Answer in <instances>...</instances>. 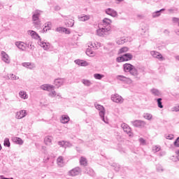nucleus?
Wrapping results in <instances>:
<instances>
[{"label":"nucleus","mask_w":179,"mask_h":179,"mask_svg":"<svg viewBox=\"0 0 179 179\" xmlns=\"http://www.w3.org/2000/svg\"><path fill=\"white\" fill-rule=\"evenodd\" d=\"M151 93L154 96H157L158 97H160V96H162V92H160V91H159V90L157 89L151 90Z\"/></svg>","instance_id":"nucleus-25"},{"label":"nucleus","mask_w":179,"mask_h":179,"mask_svg":"<svg viewBox=\"0 0 179 179\" xmlns=\"http://www.w3.org/2000/svg\"><path fill=\"white\" fill-rule=\"evenodd\" d=\"M173 111H179V106L173 108Z\"/></svg>","instance_id":"nucleus-54"},{"label":"nucleus","mask_w":179,"mask_h":179,"mask_svg":"<svg viewBox=\"0 0 179 179\" xmlns=\"http://www.w3.org/2000/svg\"><path fill=\"white\" fill-rule=\"evenodd\" d=\"M1 59L3 61V62H6V64H10V59H9V55H8L5 51H1Z\"/></svg>","instance_id":"nucleus-11"},{"label":"nucleus","mask_w":179,"mask_h":179,"mask_svg":"<svg viewBox=\"0 0 179 179\" xmlns=\"http://www.w3.org/2000/svg\"><path fill=\"white\" fill-rule=\"evenodd\" d=\"M4 146L7 148H10V142L9 141V138H6L3 143Z\"/></svg>","instance_id":"nucleus-35"},{"label":"nucleus","mask_w":179,"mask_h":179,"mask_svg":"<svg viewBox=\"0 0 179 179\" xmlns=\"http://www.w3.org/2000/svg\"><path fill=\"white\" fill-rule=\"evenodd\" d=\"M111 20L108 19V18H104L102 21V26L103 27V28L107 29V27H111Z\"/></svg>","instance_id":"nucleus-14"},{"label":"nucleus","mask_w":179,"mask_h":179,"mask_svg":"<svg viewBox=\"0 0 179 179\" xmlns=\"http://www.w3.org/2000/svg\"><path fill=\"white\" fill-rule=\"evenodd\" d=\"M121 127H122L123 131L124 132H126V134H131V127H129V126H128V124L123 123V124H122Z\"/></svg>","instance_id":"nucleus-18"},{"label":"nucleus","mask_w":179,"mask_h":179,"mask_svg":"<svg viewBox=\"0 0 179 179\" xmlns=\"http://www.w3.org/2000/svg\"><path fill=\"white\" fill-rule=\"evenodd\" d=\"M80 166H84L86 167V166H87V159L84 157H81L80 159Z\"/></svg>","instance_id":"nucleus-23"},{"label":"nucleus","mask_w":179,"mask_h":179,"mask_svg":"<svg viewBox=\"0 0 179 179\" xmlns=\"http://www.w3.org/2000/svg\"><path fill=\"white\" fill-rule=\"evenodd\" d=\"M111 30V27H108L107 28H101L96 30L97 36L99 37H103V36H107L108 34V31Z\"/></svg>","instance_id":"nucleus-4"},{"label":"nucleus","mask_w":179,"mask_h":179,"mask_svg":"<svg viewBox=\"0 0 179 179\" xmlns=\"http://www.w3.org/2000/svg\"><path fill=\"white\" fill-rule=\"evenodd\" d=\"M173 21L175 22H179V18L173 17Z\"/></svg>","instance_id":"nucleus-56"},{"label":"nucleus","mask_w":179,"mask_h":179,"mask_svg":"<svg viewBox=\"0 0 179 179\" xmlns=\"http://www.w3.org/2000/svg\"><path fill=\"white\" fill-rule=\"evenodd\" d=\"M85 173L86 174H89V176H94V171L92 168H86Z\"/></svg>","instance_id":"nucleus-27"},{"label":"nucleus","mask_w":179,"mask_h":179,"mask_svg":"<svg viewBox=\"0 0 179 179\" xmlns=\"http://www.w3.org/2000/svg\"><path fill=\"white\" fill-rule=\"evenodd\" d=\"M78 19L80 22H86L90 19V15H83V16H78Z\"/></svg>","instance_id":"nucleus-24"},{"label":"nucleus","mask_w":179,"mask_h":179,"mask_svg":"<svg viewBox=\"0 0 179 179\" xmlns=\"http://www.w3.org/2000/svg\"><path fill=\"white\" fill-rule=\"evenodd\" d=\"M116 79H117V80H120V82H125L126 83H132V80H131V78H127L124 76H117Z\"/></svg>","instance_id":"nucleus-9"},{"label":"nucleus","mask_w":179,"mask_h":179,"mask_svg":"<svg viewBox=\"0 0 179 179\" xmlns=\"http://www.w3.org/2000/svg\"><path fill=\"white\" fill-rule=\"evenodd\" d=\"M75 63L77 65H79L80 66H89V64L84 60H80V59H76L75 60Z\"/></svg>","instance_id":"nucleus-15"},{"label":"nucleus","mask_w":179,"mask_h":179,"mask_svg":"<svg viewBox=\"0 0 179 179\" xmlns=\"http://www.w3.org/2000/svg\"><path fill=\"white\" fill-rule=\"evenodd\" d=\"M15 45L17 47V48H19V50H21V51L26 50V46L23 42H16Z\"/></svg>","instance_id":"nucleus-19"},{"label":"nucleus","mask_w":179,"mask_h":179,"mask_svg":"<svg viewBox=\"0 0 179 179\" xmlns=\"http://www.w3.org/2000/svg\"><path fill=\"white\" fill-rule=\"evenodd\" d=\"M139 142H140V143H141V145H145L146 143V141H145V139H143V138H139Z\"/></svg>","instance_id":"nucleus-50"},{"label":"nucleus","mask_w":179,"mask_h":179,"mask_svg":"<svg viewBox=\"0 0 179 179\" xmlns=\"http://www.w3.org/2000/svg\"><path fill=\"white\" fill-rule=\"evenodd\" d=\"M143 117L145 118V120H150L153 116L150 113H144Z\"/></svg>","instance_id":"nucleus-36"},{"label":"nucleus","mask_w":179,"mask_h":179,"mask_svg":"<svg viewBox=\"0 0 179 179\" xmlns=\"http://www.w3.org/2000/svg\"><path fill=\"white\" fill-rule=\"evenodd\" d=\"M86 54L88 57H94V52L90 48L87 49Z\"/></svg>","instance_id":"nucleus-30"},{"label":"nucleus","mask_w":179,"mask_h":179,"mask_svg":"<svg viewBox=\"0 0 179 179\" xmlns=\"http://www.w3.org/2000/svg\"><path fill=\"white\" fill-rule=\"evenodd\" d=\"M173 135H169V136H168L166 137V139H170V140H171V139H173Z\"/></svg>","instance_id":"nucleus-55"},{"label":"nucleus","mask_w":179,"mask_h":179,"mask_svg":"<svg viewBox=\"0 0 179 179\" xmlns=\"http://www.w3.org/2000/svg\"><path fill=\"white\" fill-rule=\"evenodd\" d=\"M131 124L136 128H145L146 122L143 120H134L131 121Z\"/></svg>","instance_id":"nucleus-5"},{"label":"nucleus","mask_w":179,"mask_h":179,"mask_svg":"<svg viewBox=\"0 0 179 179\" xmlns=\"http://www.w3.org/2000/svg\"><path fill=\"white\" fill-rule=\"evenodd\" d=\"M155 150L156 152H159V151L160 150V148H159V147H157V146H155Z\"/></svg>","instance_id":"nucleus-57"},{"label":"nucleus","mask_w":179,"mask_h":179,"mask_svg":"<svg viewBox=\"0 0 179 179\" xmlns=\"http://www.w3.org/2000/svg\"><path fill=\"white\" fill-rule=\"evenodd\" d=\"M44 143L48 146H51V145H52V137L50 136L45 137Z\"/></svg>","instance_id":"nucleus-17"},{"label":"nucleus","mask_w":179,"mask_h":179,"mask_svg":"<svg viewBox=\"0 0 179 179\" xmlns=\"http://www.w3.org/2000/svg\"><path fill=\"white\" fill-rule=\"evenodd\" d=\"M4 179H13V178H4Z\"/></svg>","instance_id":"nucleus-64"},{"label":"nucleus","mask_w":179,"mask_h":179,"mask_svg":"<svg viewBox=\"0 0 179 179\" xmlns=\"http://www.w3.org/2000/svg\"><path fill=\"white\" fill-rule=\"evenodd\" d=\"M77 152H80V150H79V148L76 147Z\"/></svg>","instance_id":"nucleus-62"},{"label":"nucleus","mask_w":179,"mask_h":179,"mask_svg":"<svg viewBox=\"0 0 179 179\" xmlns=\"http://www.w3.org/2000/svg\"><path fill=\"white\" fill-rule=\"evenodd\" d=\"M64 148H72V143L69 141H64Z\"/></svg>","instance_id":"nucleus-39"},{"label":"nucleus","mask_w":179,"mask_h":179,"mask_svg":"<svg viewBox=\"0 0 179 179\" xmlns=\"http://www.w3.org/2000/svg\"><path fill=\"white\" fill-rule=\"evenodd\" d=\"M48 30H51L50 29H48L45 25V27L43 29V33H47Z\"/></svg>","instance_id":"nucleus-52"},{"label":"nucleus","mask_w":179,"mask_h":179,"mask_svg":"<svg viewBox=\"0 0 179 179\" xmlns=\"http://www.w3.org/2000/svg\"><path fill=\"white\" fill-rule=\"evenodd\" d=\"M125 43V39H118L117 41V44H118L119 45H121L122 44H124Z\"/></svg>","instance_id":"nucleus-43"},{"label":"nucleus","mask_w":179,"mask_h":179,"mask_svg":"<svg viewBox=\"0 0 179 179\" xmlns=\"http://www.w3.org/2000/svg\"><path fill=\"white\" fill-rule=\"evenodd\" d=\"M82 83H83V85H85V86H87V87L92 85V82H90V80H86V79H83L82 80Z\"/></svg>","instance_id":"nucleus-31"},{"label":"nucleus","mask_w":179,"mask_h":179,"mask_svg":"<svg viewBox=\"0 0 179 179\" xmlns=\"http://www.w3.org/2000/svg\"><path fill=\"white\" fill-rule=\"evenodd\" d=\"M174 145L176 148H179V137L174 142Z\"/></svg>","instance_id":"nucleus-48"},{"label":"nucleus","mask_w":179,"mask_h":179,"mask_svg":"<svg viewBox=\"0 0 179 179\" xmlns=\"http://www.w3.org/2000/svg\"><path fill=\"white\" fill-rule=\"evenodd\" d=\"M41 89L42 90H46L47 92H52V90H54V89H55V87L54 85L45 84L41 86Z\"/></svg>","instance_id":"nucleus-13"},{"label":"nucleus","mask_w":179,"mask_h":179,"mask_svg":"<svg viewBox=\"0 0 179 179\" xmlns=\"http://www.w3.org/2000/svg\"><path fill=\"white\" fill-rule=\"evenodd\" d=\"M61 122L62 124H68L69 122V116L66 115H62Z\"/></svg>","instance_id":"nucleus-21"},{"label":"nucleus","mask_w":179,"mask_h":179,"mask_svg":"<svg viewBox=\"0 0 179 179\" xmlns=\"http://www.w3.org/2000/svg\"><path fill=\"white\" fill-rule=\"evenodd\" d=\"M150 54L153 58H157L159 61H164V58L163 57V55L160 54V52L157 51H151Z\"/></svg>","instance_id":"nucleus-10"},{"label":"nucleus","mask_w":179,"mask_h":179,"mask_svg":"<svg viewBox=\"0 0 179 179\" xmlns=\"http://www.w3.org/2000/svg\"><path fill=\"white\" fill-rule=\"evenodd\" d=\"M111 101H114L115 103H120V104L124 103V99L122 96L118 95L117 94L112 95Z\"/></svg>","instance_id":"nucleus-7"},{"label":"nucleus","mask_w":179,"mask_h":179,"mask_svg":"<svg viewBox=\"0 0 179 179\" xmlns=\"http://www.w3.org/2000/svg\"><path fill=\"white\" fill-rule=\"evenodd\" d=\"M22 66H24L25 68H29V66H31V63L24 62V63H22Z\"/></svg>","instance_id":"nucleus-45"},{"label":"nucleus","mask_w":179,"mask_h":179,"mask_svg":"<svg viewBox=\"0 0 179 179\" xmlns=\"http://www.w3.org/2000/svg\"><path fill=\"white\" fill-rule=\"evenodd\" d=\"M8 78L12 80H17V79H19V77L15 76L14 74H9Z\"/></svg>","instance_id":"nucleus-37"},{"label":"nucleus","mask_w":179,"mask_h":179,"mask_svg":"<svg viewBox=\"0 0 179 179\" xmlns=\"http://www.w3.org/2000/svg\"><path fill=\"white\" fill-rule=\"evenodd\" d=\"M64 82H65V79L57 78V79L55 80V86H57V87H59L64 85Z\"/></svg>","instance_id":"nucleus-16"},{"label":"nucleus","mask_w":179,"mask_h":179,"mask_svg":"<svg viewBox=\"0 0 179 179\" xmlns=\"http://www.w3.org/2000/svg\"><path fill=\"white\" fill-rule=\"evenodd\" d=\"M48 96L50 97H55L57 96V92L53 90L50 93L48 94Z\"/></svg>","instance_id":"nucleus-41"},{"label":"nucleus","mask_w":179,"mask_h":179,"mask_svg":"<svg viewBox=\"0 0 179 179\" xmlns=\"http://www.w3.org/2000/svg\"><path fill=\"white\" fill-rule=\"evenodd\" d=\"M2 8H3V6L2 5V3H0V9H1Z\"/></svg>","instance_id":"nucleus-60"},{"label":"nucleus","mask_w":179,"mask_h":179,"mask_svg":"<svg viewBox=\"0 0 179 179\" xmlns=\"http://www.w3.org/2000/svg\"><path fill=\"white\" fill-rule=\"evenodd\" d=\"M123 56V60L124 61H131V59H132L133 56L131 53H126L124 55H122Z\"/></svg>","instance_id":"nucleus-22"},{"label":"nucleus","mask_w":179,"mask_h":179,"mask_svg":"<svg viewBox=\"0 0 179 179\" xmlns=\"http://www.w3.org/2000/svg\"><path fill=\"white\" fill-rule=\"evenodd\" d=\"M32 20L33 22H37L38 20H40V18L34 15H32Z\"/></svg>","instance_id":"nucleus-49"},{"label":"nucleus","mask_w":179,"mask_h":179,"mask_svg":"<svg viewBox=\"0 0 179 179\" xmlns=\"http://www.w3.org/2000/svg\"><path fill=\"white\" fill-rule=\"evenodd\" d=\"M123 69L125 72H129L130 75L132 76H138V69L135 68V66L126 63L123 65Z\"/></svg>","instance_id":"nucleus-2"},{"label":"nucleus","mask_w":179,"mask_h":179,"mask_svg":"<svg viewBox=\"0 0 179 179\" xmlns=\"http://www.w3.org/2000/svg\"><path fill=\"white\" fill-rule=\"evenodd\" d=\"M26 115H27L26 110H21L16 113L15 117L17 120H22V118H24Z\"/></svg>","instance_id":"nucleus-8"},{"label":"nucleus","mask_w":179,"mask_h":179,"mask_svg":"<svg viewBox=\"0 0 179 179\" xmlns=\"http://www.w3.org/2000/svg\"><path fill=\"white\" fill-rule=\"evenodd\" d=\"M34 24L36 29H40V27H41V21H40V20L38 21H34Z\"/></svg>","instance_id":"nucleus-33"},{"label":"nucleus","mask_w":179,"mask_h":179,"mask_svg":"<svg viewBox=\"0 0 179 179\" xmlns=\"http://www.w3.org/2000/svg\"><path fill=\"white\" fill-rule=\"evenodd\" d=\"M94 78L95 79H97L98 80H101V79H103V78H104V75L101 74V73H95V74H94Z\"/></svg>","instance_id":"nucleus-29"},{"label":"nucleus","mask_w":179,"mask_h":179,"mask_svg":"<svg viewBox=\"0 0 179 179\" xmlns=\"http://www.w3.org/2000/svg\"><path fill=\"white\" fill-rule=\"evenodd\" d=\"M55 10H60L61 7H59V6H55Z\"/></svg>","instance_id":"nucleus-58"},{"label":"nucleus","mask_w":179,"mask_h":179,"mask_svg":"<svg viewBox=\"0 0 179 179\" xmlns=\"http://www.w3.org/2000/svg\"><path fill=\"white\" fill-rule=\"evenodd\" d=\"M64 27H58L56 29V31H59V33H64Z\"/></svg>","instance_id":"nucleus-47"},{"label":"nucleus","mask_w":179,"mask_h":179,"mask_svg":"<svg viewBox=\"0 0 179 179\" xmlns=\"http://www.w3.org/2000/svg\"><path fill=\"white\" fill-rule=\"evenodd\" d=\"M64 30L63 33H65L66 34H71V29L64 27Z\"/></svg>","instance_id":"nucleus-46"},{"label":"nucleus","mask_w":179,"mask_h":179,"mask_svg":"<svg viewBox=\"0 0 179 179\" xmlns=\"http://www.w3.org/2000/svg\"><path fill=\"white\" fill-rule=\"evenodd\" d=\"M67 27H73V24H75V22L73 20L69 21V22H66Z\"/></svg>","instance_id":"nucleus-38"},{"label":"nucleus","mask_w":179,"mask_h":179,"mask_svg":"<svg viewBox=\"0 0 179 179\" xmlns=\"http://www.w3.org/2000/svg\"><path fill=\"white\" fill-rule=\"evenodd\" d=\"M129 48L127 47H123L120 50V54H124V52H127L128 51Z\"/></svg>","instance_id":"nucleus-40"},{"label":"nucleus","mask_w":179,"mask_h":179,"mask_svg":"<svg viewBox=\"0 0 179 179\" xmlns=\"http://www.w3.org/2000/svg\"><path fill=\"white\" fill-rule=\"evenodd\" d=\"M95 108H96V110H99V116L101 117L103 122H107L106 121V119L104 118V115H106V110L104 109V106L99 104L97 105L95 104Z\"/></svg>","instance_id":"nucleus-3"},{"label":"nucleus","mask_w":179,"mask_h":179,"mask_svg":"<svg viewBox=\"0 0 179 179\" xmlns=\"http://www.w3.org/2000/svg\"><path fill=\"white\" fill-rule=\"evenodd\" d=\"M82 173V169L80 167H76L71 171H69V176H71L72 177H75L76 176H79Z\"/></svg>","instance_id":"nucleus-6"},{"label":"nucleus","mask_w":179,"mask_h":179,"mask_svg":"<svg viewBox=\"0 0 179 179\" xmlns=\"http://www.w3.org/2000/svg\"><path fill=\"white\" fill-rule=\"evenodd\" d=\"M62 162H64V159L62 158V157H59L57 158V163H62Z\"/></svg>","instance_id":"nucleus-51"},{"label":"nucleus","mask_w":179,"mask_h":179,"mask_svg":"<svg viewBox=\"0 0 179 179\" xmlns=\"http://www.w3.org/2000/svg\"><path fill=\"white\" fill-rule=\"evenodd\" d=\"M57 143L61 148H65V141H58Z\"/></svg>","instance_id":"nucleus-42"},{"label":"nucleus","mask_w":179,"mask_h":179,"mask_svg":"<svg viewBox=\"0 0 179 179\" xmlns=\"http://www.w3.org/2000/svg\"><path fill=\"white\" fill-rule=\"evenodd\" d=\"M45 26H46L48 27V29H51V22H48L45 23Z\"/></svg>","instance_id":"nucleus-53"},{"label":"nucleus","mask_w":179,"mask_h":179,"mask_svg":"<svg viewBox=\"0 0 179 179\" xmlns=\"http://www.w3.org/2000/svg\"><path fill=\"white\" fill-rule=\"evenodd\" d=\"M41 13H43V11L40 10H36L34 12H33L34 16H36V17H38V18H40Z\"/></svg>","instance_id":"nucleus-32"},{"label":"nucleus","mask_w":179,"mask_h":179,"mask_svg":"<svg viewBox=\"0 0 179 179\" xmlns=\"http://www.w3.org/2000/svg\"><path fill=\"white\" fill-rule=\"evenodd\" d=\"M163 99L162 98H159L157 99V106L159 108H163V103L162 102Z\"/></svg>","instance_id":"nucleus-34"},{"label":"nucleus","mask_w":179,"mask_h":179,"mask_svg":"<svg viewBox=\"0 0 179 179\" xmlns=\"http://www.w3.org/2000/svg\"><path fill=\"white\" fill-rule=\"evenodd\" d=\"M30 34H31V37H33L34 38H36V40L38 38H39L38 44L39 45H41V47H42V48H43V50H47L50 49V43H45V42L41 41V38H40V36L36 31H30Z\"/></svg>","instance_id":"nucleus-1"},{"label":"nucleus","mask_w":179,"mask_h":179,"mask_svg":"<svg viewBox=\"0 0 179 179\" xmlns=\"http://www.w3.org/2000/svg\"><path fill=\"white\" fill-rule=\"evenodd\" d=\"M19 94H20V97H21V99H24V100H26V99H27V94L26 93V92L20 91Z\"/></svg>","instance_id":"nucleus-28"},{"label":"nucleus","mask_w":179,"mask_h":179,"mask_svg":"<svg viewBox=\"0 0 179 179\" xmlns=\"http://www.w3.org/2000/svg\"><path fill=\"white\" fill-rule=\"evenodd\" d=\"M176 82H179V76L176 77Z\"/></svg>","instance_id":"nucleus-59"},{"label":"nucleus","mask_w":179,"mask_h":179,"mask_svg":"<svg viewBox=\"0 0 179 179\" xmlns=\"http://www.w3.org/2000/svg\"><path fill=\"white\" fill-rule=\"evenodd\" d=\"M12 141L17 145H22L23 143V140L19 137H13Z\"/></svg>","instance_id":"nucleus-20"},{"label":"nucleus","mask_w":179,"mask_h":179,"mask_svg":"<svg viewBox=\"0 0 179 179\" xmlns=\"http://www.w3.org/2000/svg\"><path fill=\"white\" fill-rule=\"evenodd\" d=\"M176 59H177V61H179V56H176Z\"/></svg>","instance_id":"nucleus-61"},{"label":"nucleus","mask_w":179,"mask_h":179,"mask_svg":"<svg viewBox=\"0 0 179 179\" xmlns=\"http://www.w3.org/2000/svg\"><path fill=\"white\" fill-rule=\"evenodd\" d=\"M166 10V9L164 8H162L161 10H157V11H155L152 13V17H159V16H160V12H163Z\"/></svg>","instance_id":"nucleus-26"},{"label":"nucleus","mask_w":179,"mask_h":179,"mask_svg":"<svg viewBox=\"0 0 179 179\" xmlns=\"http://www.w3.org/2000/svg\"><path fill=\"white\" fill-rule=\"evenodd\" d=\"M117 2H124V0H116Z\"/></svg>","instance_id":"nucleus-63"},{"label":"nucleus","mask_w":179,"mask_h":179,"mask_svg":"<svg viewBox=\"0 0 179 179\" xmlns=\"http://www.w3.org/2000/svg\"><path fill=\"white\" fill-rule=\"evenodd\" d=\"M116 61L117 62H124L123 56L117 57Z\"/></svg>","instance_id":"nucleus-44"},{"label":"nucleus","mask_w":179,"mask_h":179,"mask_svg":"<svg viewBox=\"0 0 179 179\" xmlns=\"http://www.w3.org/2000/svg\"><path fill=\"white\" fill-rule=\"evenodd\" d=\"M105 12L106 15H109V16H112V17H117V16H118L117 11L114 10L113 8H107Z\"/></svg>","instance_id":"nucleus-12"}]
</instances>
